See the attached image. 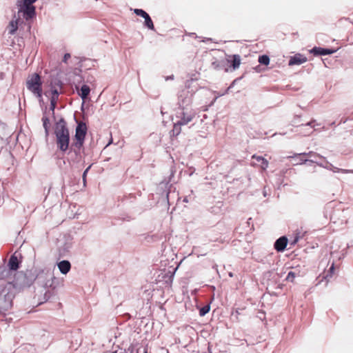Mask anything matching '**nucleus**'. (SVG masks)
Wrapping results in <instances>:
<instances>
[{"label":"nucleus","instance_id":"cd10ccee","mask_svg":"<svg viewBox=\"0 0 353 353\" xmlns=\"http://www.w3.org/2000/svg\"><path fill=\"white\" fill-rule=\"evenodd\" d=\"M57 101L58 99H56L55 97H51L50 99V110L52 112L54 110Z\"/></svg>","mask_w":353,"mask_h":353},{"label":"nucleus","instance_id":"dca6fc26","mask_svg":"<svg viewBox=\"0 0 353 353\" xmlns=\"http://www.w3.org/2000/svg\"><path fill=\"white\" fill-rule=\"evenodd\" d=\"M8 266L11 270H17L19 268V263L15 254H12L9 259Z\"/></svg>","mask_w":353,"mask_h":353},{"label":"nucleus","instance_id":"4c0bfd02","mask_svg":"<svg viewBox=\"0 0 353 353\" xmlns=\"http://www.w3.org/2000/svg\"><path fill=\"white\" fill-rule=\"evenodd\" d=\"M183 202H185V203H188V197H187V196L184 197V199H183Z\"/></svg>","mask_w":353,"mask_h":353},{"label":"nucleus","instance_id":"5701e85b","mask_svg":"<svg viewBox=\"0 0 353 353\" xmlns=\"http://www.w3.org/2000/svg\"><path fill=\"white\" fill-rule=\"evenodd\" d=\"M259 62L265 65H268L270 63V58L268 55H261L259 57Z\"/></svg>","mask_w":353,"mask_h":353},{"label":"nucleus","instance_id":"bb28decb","mask_svg":"<svg viewBox=\"0 0 353 353\" xmlns=\"http://www.w3.org/2000/svg\"><path fill=\"white\" fill-rule=\"evenodd\" d=\"M334 263H332V265L330 266V268H329V270H328L327 274L325 276V279L328 280L329 277H332V274L334 273Z\"/></svg>","mask_w":353,"mask_h":353},{"label":"nucleus","instance_id":"393cba45","mask_svg":"<svg viewBox=\"0 0 353 353\" xmlns=\"http://www.w3.org/2000/svg\"><path fill=\"white\" fill-rule=\"evenodd\" d=\"M210 309V305H206L202 307L199 310V314L201 316H205L207 313L209 312Z\"/></svg>","mask_w":353,"mask_h":353},{"label":"nucleus","instance_id":"6e6552de","mask_svg":"<svg viewBox=\"0 0 353 353\" xmlns=\"http://www.w3.org/2000/svg\"><path fill=\"white\" fill-rule=\"evenodd\" d=\"M87 132V127L85 123L80 122L78 123L75 130V139L85 140V134Z\"/></svg>","mask_w":353,"mask_h":353},{"label":"nucleus","instance_id":"f3484780","mask_svg":"<svg viewBox=\"0 0 353 353\" xmlns=\"http://www.w3.org/2000/svg\"><path fill=\"white\" fill-rule=\"evenodd\" d=\"M90 92V87L87 85H83L79 92V95L83 100H85L88 98Z\"/></svg>","mask_w":353,"mask_h":353},{"label":"nucleus","instance_id":"e433bc0d","mask_svg":"<svg viewBox=\"0 0 353 353\" xmlns=\"http://www.w3.org/2000/svg\"><path fill=\"white\" fill-rule=\"evenodd\" d=\"M173 79H174V76L173 75L166 77V80Z\"/></svg>","mask_w":353,"mask_h":353},{"label":"nucleus","instance_id":"ddd939ff","mask_svg":"<svg viewBox=\"0 0 353 353\" xmlns=\"http://www.w3.org/2000/svg\"><path fill=\"white\" fill-rule=\"evenodd\" d=\"M314 55H327L331 54L336 52L334 50L328 49V48H323L320 47H314L310 51Z\"/></svg>","mask_w":353,"mask_h":353},{"label":"nucleus","instance_id":"f03ea898","mask_svg":"<svg viewBox=\"0 0 353 353\" xmlns=\"http://www.w3.org/2000/svg\"><path fill=\"white\" fill-rule=\"evenodd\" d=\"M37 0H17V5L19 8L18 17L22 16L26 20L34 18L36 15L35 7L33 3Z\"/></svg>","mask_w":353,"mask_h":353},{"label":"nucleus","instance_id":"58836bf2","mask_svg":"<svg viewBox=\"0 0 353 353\" xmlns=\"http://www.w3.org/2000/svg\"><path fill=\"white\" fill-rule=\"evenodd\" d=\"M112 353H118L117 352H112ZM119 353H127L125 351H121Z\"/></svg>","mask_w":353,"mask_h":353},{"label":"nucleus","instance_id":"c85d7f7f","mask_svg":"<svg viewBox=\"0 0 353 353\" xmlns=\"http://www.w3.org/2000/svg\"><path fill=\"white\" fill-rule=\"evenodd\" d=\"M295 277H296V274L294 272L291 271V272H288L287 277H286V280L288 281L293 282Z\"/></svg>","mask_w":353,"mask_h":353},{"label":"nucleus","instance_id":"9d476101","mask_svg":"<svg viewBox=\"0 0 353 353\" xmlns=\"http://www.w3.org/2000/svg\"><path fill=\"white\" fill-rule=\"evenodd\" d=\"M308 162L316 163L319 166H321V167H323L325 168H328L330 170L336 169V168H334L331 163H330L325 159V160H319V161H317L316 159H301V163H300L303 164V163H307ZM337 170H339V169L337 168Z\"/></svg>","mask_w":353,"mask_h":353},{"label":"nucleus","instance_id":"72a5a7b5","mask_svg":"<svg viewBox=\"0 0 353 353\" xmlns=\"http://www.w3.org/2000/svg\"><path fill=\"white\" fill-rule=\"evenodd\" d=\"M45 296L46 297V299L48 300L50 296V291H47L46 293H45Z\"/></svg>","mask_w":353,"mask_h":353},{"label":"nucleus","instance_id":"c756f323","mask_svg":"<svg viewBox=\"0 0 353 353\" xmlns=\"http://www.w3.org/2000/svg\"><path fill=\"white\" fill-rule=\"evenodd\" d=\"M91 168V165H89L83 172V175H82V179H83V185L85 186V184H86V176H87V174L89 171V170Z\"/></svg>","mask_w":353,"mask_h":353},{"label":"nucleus","instance_id":"4468645a","mask_svg":"<svg viewBox=\"0 0 353 353\" xmlns=\"http://www.w3.org/2000/svg\"><path fill=\"white\" fill-rule=\"evenodd\" d=\"M307 59L302 54H296L294 56L292 57L289 60V65H301L305 62H306Z\"/></svg>","mask_w":353,"mask_h":353},{"label":"nucleus","instance_id":"ea45409f","mask_svg":"<svg viewBox=\"0 0 353 353\" xmlns=\"http://www.w3.org/2000/svg\"><path fill=\"white\" fill-rule=\"evenodd\" d=\"M210 40H211V39H210V38L206 39V41H210Z\"/></svg>","mask_w":353,"mask_h":353},{"label":"nucleus","instance_id":"f8f14e48","mask_svg":"<svg viewBox=\"0 0 353 353\" xmlns=\"http://www.w3.org/2000/svg\"><path fill=\"white\" fill-rule=\"evenodd\" d=\"M252 159H255L256 162H252L251 164L253 166L259 165L262 170H265L268 167V161L261 156L253 155Z\"/></svg>","mask_w":353,"mask_h":353},{"label":"nucleus","instance_id":"2eb2a0df","mask_svg":"<svg viewBox=\"0 0 353 353\" xmlns=\"http://www.w3.org/2000/svg\"><path fill=\"white\" fill-rule=\"evenodd\" d=\"M58 268L61 274H66L71 269V264L69 261L63 260L57 263Z\"/></svg>","mask_w":353,"mask_h":353},{"label":"nucleus","instance_id":"a211bd4d","mask_svg":"<svg viewBox=\"0 0 353 353\" xmlns=\"http://www.w3.org/2000/svg\"><path fill=\"white\" fill-rule=\"evenodd\" d=\"M232 60H228L231 63V66L234 70L237 69L241 64V57L239 54H234L232 57Z\"/></svg>","mask_w":353,"mask_h":353},{"label":"nucleus","instance_id":"20e7f679","mask_svg":"<svg viewBox=\"0 0 353 353\" xmlns=\"http://www.w3.org/2000/svg\"><path fill=\"white\" fill-rule=\"evenodd\" d=\"M194 117L195 112L191 108H178L176 111V121L184 125H188Z\"/></svg>","mask_w":353,"mask_h":353},{"label":"nucleus","instance_id":"f704fd0d","mask_svg":"<svg viewBox=\"0 0 353 353\" xmlns=\"http://www.w3.org/2000/svg\"><path fill=\"white\" fill-rule=\"evenodd\" d=\"M12 303L10 302L7 306L5 307V310H8L9 307H11Z\"/></svg>","mask_w":353,"mask_h":353},{"label":"nucleus","instance_id":"f257e3e1","mask_svg":"<svg viewBox=\"0 0 353 353\" xmlns=\"http://www.w3.org/2000/svg\"><path fill=\"white\" fill-rule=\"evenodd\" d=\"M54 134L57 148L63 152H66L69 149L70 134L66 122L63 119H61L57 122Z\"/></svg>","mask_w":353,"mask_h":353},{"label":"nucleus","instance_id":"0eeeda50","mask_svg":"<svg viewBox=\"0 0 353 353\" xmlns=\"http://www.w3.org/2000/svg\"><path fill=\"white\" fill-rule=\"evenodd\" d=\"M295 157L300 158V161L296 162V164H301V159H316L317 161L319 160H325V158L319 154H316L314 152H303L300 154H296Z\"/></svg>","mask_w":353,"mask_h":353},{"label":"nucleus","instance_id":"7ed1b4c3","mask_svg":"<svg viewBox=\"0 0 353 353\" xmlns=\"http://www.w3.org/2000/svg\"><path fill=\"white\" fill-rule=\"evenodd\" d=\"M41 85V77L37 73L32 74L26 81L27 88L39 99L42 97Z\"/></svg>","mask_w":353,"mask_h":353},{"label":"nucleus","instance_id":"423d86ee","mask_svg":"<svg viewBox=\"0 0 353 353\" xmlns=\"http://www.w3.org/2000/svg\"><path fill=\"white\" fill-rule=\"evenodd\" d=\"M192 99L188 91H182L179 95L178 108H190Z\"/></svg>","mask_w":353,"mask_h":353},{"label":"nucleus","instance_id":"473e14b6","mask_svg":"<svg viewBox=\"0 0 353 353\" xmlns=\"http://www.w3.org/2000/svg\"><path fill=\"white\" fill-rule=\"evenodd\" d=\"M69 58H70V54L69 53H66L63 57V61L66 63Z\"/></svg>","mask_w":353,"mask_h":353},{"label":"nucleus","instance_id":"b1692460","mask_svg":"<svg viewBox=\"0 0 353 353\" xmlns=\"http://www.w3.org/2000/svg\"><path fill=\"white\" fill-rule=\"evenodd\" d=\"M42 121H43V125L45 129L46 133V134H48V130H49V125H50L49 119L46 117H43Z\"/></svg>","mask_w":353,"mask_h":353},{"label":"nucleus","instance_id":"9b49d317","mask_svg":"<svg viewBox=\"0 0 353 353\" xmlns=\"http://www.w3.org/2000/svg\"><path fill=\"white\" fill-rule=\"evenodd\" d=\"M288 244V239L283 236L279 238L274 243V248L278 252H283L285 249Z\"/></svg>","mask_w":353,"mask_h":353},{"label":"nucleus","instance_id":"a878e982","mask_svg":"<svg viewBox=\"0 0 353 353\" xmlns=\"http://www.w3.org/2000/svg\"><path fill=\"white\" fill-rule=\"evenodd\" d=\"M134 12L137 15L142 17L143 18H145V17H148V14L142 9H134Z\"/></svg>","mask_w":353,"mask_h":353},{"label":"nucleus","instance_id":"6ab92c4d","mask_svg":"<svg viewBox=\"0 0 353 353\" xmlns=\"http://www.w3.org/2000/svg\"><path fill=\"white\" fill-rule=\"evenodd\" d=\"M306 234V232L301 230H296L294 234V239L291 242V245H295L300 239H303Z\"/></svg>","mask_w":353,"mask_h":353},{"label":"nucleus","instance_id":"7c9ffc66","mask_svg":"<svg viewBox=\"0 0 353 353\" xmlns=\"http://www.w3.org/2000/svg\"><path fill=\"white\" fill-rule=\"evenodd\" d=\"M51 92H52L51 97H55L56 99H58L59 93L57 89H56V88L52 89Z\"/></svg>","mask_w":353,"mask_h":353},{"label":"nucleus","instance_id":"39448f33","mask_svg":"<svg viewBox=\"0 0 353 353\" xmlns=\"http://www.w3.org/2000/svg\"><path fill=\"white\" fill-rule=\"evenodd\" d=\"M84 141L85 140H82V139L79 140V139H74V141L71 144L70 150L68 152V154L72 155V156L74 154L75 156L73 161H78L81 159V150L83 145Z\"/></svg>","mask_w":353,"mask_h":353},{"label":"nucleus","instance_id":"412c9836","mask_svg":"<svg viewBox=\"0 0 353 353\" xmlns=\"http://www.w3.org/2000/svg\"><path fill=\"white\" fill-rule=\"evenodd\" d=\"M183 124H181V123L176 121L174 123V127L172 130V136H178L181 132V126H183Z\"/></svg>","mask_w":353,"mask_h":353},{"label":"nucleus","instance_id":"aec40b11","mask_svg":"<svg viewBox=\"0 0 353 353\" xmlns=\"http://www.w3.org/2000/svg\"><path fill=\"white\" fill-rule=\"evenodd\" d=\"M19 19V18L18 17V19H17L16 20H12L10 22V24H9V26H10L9 33L10 34H14L15 33V32L17 31V30L18 28Z\"/></svg>","mask_w":353,"mask_h":353},{"label":"nucleus","instance_id":"4be33fe9","mask_svg":"<svg viewBox=\"0 0 353 353\" xmlns=\"http://www.w3.org/2000/svg\"><path fill=\"white\" fill-rule=\"evenodd\" d=\"M144 19H145V26L148 28L153 30L154 29V26L153 22H152L150 17L149 16V14L148 15V17H145Z\"/></svg>","mask_w":353,"mask_h":353},{"label":"nucleus","instance_id":"c9c22d12","mask_svg":"<svg viewBox=\"0 0 353 353\" xmlns=\"http://www.w3.org/2000/svg\"><path fill=\"white\" fill-rule=\"evenodd\" d=\"M212 65L214 67V68H216L218 67V64H216V62H213Z\"/></svg>","mask_w":353,"mask_h":353},{"label":"nucleus","instance_id":"2f4dec72","mask_svg":"<svg viewBox=\"0 0 353 353\" xmlns=\"http://www.w3.org/2000/svg\"><path fill=\"white\" fill-rule=\"evenodd\" d=\"M52 283H53V281L52 279H50V280H48L45 284V287H52Z\"/></svg>","mask_w":353,"mask_h":353},{"label":"nucleus","instance_id":"1a4fd4ad","mask_svg":"<svg viewBox=\"0 0 353 353\" xmlns=\"http://www.w3.org/2000/svg\"><path fill=\"white\" fill-rule=\"evenodd\" d=\"M299 119V117H295L294 119L292 121L293 125L305 127V132H301L305 136L312 134L313 132V128L315 126V125L314 124L315 123V120H312L311 121H309L305 124L297 125L296 119Z\"/></svg>","mask_w":353,"mask_h":353}]
</instances>
